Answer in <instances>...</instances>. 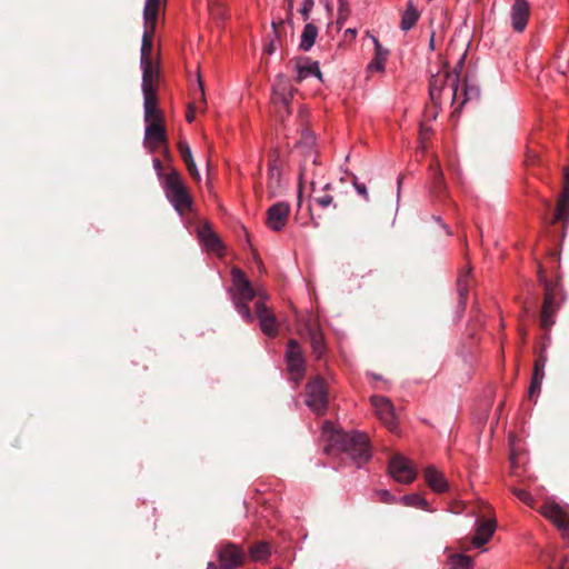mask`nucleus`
Returning a JSON list of instances; mask_svg holds the SVG:
<instances>
[{"label": "nucleus", "mask_w": 569, "mask_h": 569, "mask_svg": "<svg viewBox=\"0 0 569 569\" xmlns=\"http://www.w3.org/2000/svg\"><path fill=\"white\" fill-rule=\"evenodd\" d=\"M327 453H342L358 468H362L372 457V449L367 433L352 430H335L326 447Z\"/></svg>", "instance_id": "f257e3e1"}, {"label": "nucleus", "mask_w": 569, "mask_h": 569, "mask_svg": "<svg viewBox=\"0 0 569 569\" xmlns=\"http://www.w3.org/2000/svg\"><path fill=\"white\" fill-rule=\"evenodd\" d=\"M231 280L232 287L228 289V292L232 303L241 318L246 322L251 323L253 321V315L251 313L248 302L254 299L256 291L246 273L239 268L234 267L231 269Z\"/></svg>", "instance_id": "f03ea898"}, {"label": "nucleus", "mask_w": 569, "mask_h": 569, "mask_svg": "<svg viewBox=\"0 0 569 569\" xmlns=\"http://www.w3.org/2000/svg\"><path fill=\"white\" fill-rule=\"evenodd\" d=\"M458 73L442 69L432 74L429 81V96L435 106H439L443 93H447L452 103L458 101Z\"/></svg>", "instance_id": "7ed1b4c3"}, {"label": "nucleus", "mask_w": 569, "mask_h": 569, "mask_svg": "<svg viewBox=\"0 0 569 569\" xmlns=\"http://www.w3.org/2000/svg\"><path fill=\"white\" fill-rule=\"evenodd\" d=\"M539 282L545 290V300L541 310L540 325L543 330L549 331L555 325V313L560 307V303H557L556 299L558 292L562 291V288L558 281L553 283L548 280L541 271L539 273Z\"/></svg>", "instance_id": "20e7f679"}, {"label": "nucleus", "mask_w": 569, "mask_h": 569, "mask_svg": "<svg viewBox=\"0 0 569 569\" xmlns=\"http://www.w3.org/2000/svg\"><path fill=\"white\" fill-rule=\"evenodd\" d=\"M214 553L220 569H237L244 563L247 557L242 547L231 541L219 542L216 546Z\"/></svg>", "instance_id": "39448f33"}, {"label": "nucleus", "mask_w": 569, "mask_h": 569, "mask_svg": "<svg viewBox=\"0 0 569 569\" xmlns=\"http://www.w3.org/2000/svg\"><path fill=\"white\" fill-rule=\"evenodd\" d=\"M163 190L168 201L180 216L191 210L192 198L182 180H164Z\"/></svg>", "instance_id": "423d86ee"}, {"label": "nucleus", "mask_w": 569, "mask_h": 569, "mask_svg": "<svg viewBox=\"0 0 569 569\" xmlns=\"http://www.w3.org/2000/svg\"><path fill=\"white\" fill-rule=\"evenodd\" d=\"M284 362L289 373L293 376L295 382L299 383L305 377L307 365L303 350L296 339H290L284 352Z\"/></svg>", "instance_id": "0eeeda50"}, {"label": "nucleus", "mask_w": 569, "mask_h": 569, "mask_svg": "<svg viewBox=\"0 0 569 569\" xmlns=\"http://www.w3.org/2000/svg\"><path fill=\"white\" fill-rule=\"evenodd\" d=\"M307 399L306 405L316 413H323L328 406V395L325 380L316 377L306 386Z\"/></svg>", "instance_id": "6e6552de"}, {"label": "nucleus", "mask_w": 569, "mask_h": 569, "mask_svg": "<svg viewBox=\"0 0 569 569\" xmlns=\"http://www.w3.org/2000/svg\"><path fill=\"white\" fill-rule=\"evenodd\" d=\"M388 471L391 478L399 483L409 485L416 479V469L402 455L391 457Z\"/></svg>", "instance_id": "1a4fd4ad"}, {"label": "nucleus", "mask_w": 569, "mask_h": 569, "mask_svg": "<svg viewBox=\"0 0 569 569\" xmlns=\"http://www.w3.org/2000/svg\"><path fill=\"white\" fill-rule=\"evenodd\" d=\"M542 513L561 531L563 539L569 542V511L556 502L542 507Z\"/></svg>", "instance_id": "9d476101"}, {"label": "nucleus", "mask_w": 569, "mask_h": 569, "mask_svg": "<svg viewBox=\"0 0 569 569\" xmlns=\"http://www.w3.org/2000/svg\"><path fill=\"white\" fill-rule=\"evenodd\" d=\"M167 144V131L163 122L148 123L144 129L143 146L150 153Z\"/></svg>", "instance_id": "9b49d317"}, {"label": "nucleus", "mask_w": 569, "mask_h": 569, "mask_svg": "<svg viewBox=\"0 0 569 569\" xmlns=\"http://www.w3.org/2000/svg\"><path fill=\"white\" fill-rule=\"evenodd\" d=\"M198 238L208 252H212L219 256L223 254L226 249L224 244L208 222L198 229Z\"/></svg>", "instance_id": "f8f14e48"}, {"label": "nucleus", "mask_w": 569, "mask_h": 569, "mask_svg": "<svg viewBox=\"0 0 569 569\" xmlns=\"http://www.w3.org/2000/svg\"><path fill=\"white\" fill-rule=\"evenodd\" d=\"M256 315L259 319L261 331L270 337L274 338L278 335V321L276 316L268 309L262 301L256 302Z\"/></svg>", "instance_id": "ddd939ff"}, {"label": "nucleus", "mask_w": 569, "mask_h": 569, "mask_svg": "<svg viewBox=\"0 0 569 569\" xmlns=\"http://www.w3.org/2000/svg\"><path fill=\"white\" fill-rule=\"evenodd\" d=\"M290 212V207L284 201L272 204L267 211V224L273 231L284 228Z\"/></svg>", "instance_id": "4468645a"}, {"label": "nucleus", "mask_w": 569, "mask_h": 569, "mask_svg": "<svg viewBox=\"0 0 569 569\" xmlns=\"http://www.w3.org/2000/svg\"><path fill=\"white\" fill-rule=\"evenodd\" d=\"M142 70V93L157 92V82L160 77V66L157 61L148 60L144 64H140Z\"/></svg>", "instance_id": "2eb2a0df"}, {"label": "nucleus", "mask_w": 569, "mask_h": 569, "mask_svg": "<svg viewBox=\"0 0 569 569\" xmlns=\"http://www.w3.org/2000/svg\"><path fill=\"white\" fill-rule=\"evenodd\" d=\"M530 7L527 0H515L510 8L511 27L516 32H522L528 23Z\"/></svg>", "instance_id": "dca6fc26"}, {"label": "nucleus", "mask_w": 569, "mask_h": 569, "mask_svg": "<svg viewBox=\"0 0 569 569\" xmlns=\"http://www.w3.org/2000/svg\"><path fill=\"white\" fill-rule=\"evenodd\" d=\"M306 330L313 356L317 360H321L327 353V345L321 328L315 323H308Z\"/></svg>", "instance_id": "f3484780"}, {"label": "nucleus", "mask_w": 569, "mask_h": 569, "mask_svg": "<svg viewBox=\"0 0 569 569\" xmlns=\"http://www.w3.org/2000/svg\"><path fill=\"white\" fill-rule=\"evenodd\" d=\"M143 94V120L146 124L163 122V114L159 108L157 92Z\"/></svg>", "instance_id": "a211bd4d"}, {"label": "nucleus", "mask_w": 569, "mask_h": 569, "mask_svg": "<svg viewBox=\"0 0 569 569\" xmlns=\"http://www.w3.org/2000/svg\"><path fill=\"white\" fill-rule=\"evenodd\" d=\"M309 77H317L320 81H322V73L320 71L318 61H311L309 58L299 60L296 63V82L300 83Z\"/></svg>", "instance_id": "6ab92c4d"}, {"label": "nucleus", "mask_w": 569, "mask_h": 569, "mask_svg": "<svg viewBox=\"0 0 569 569\" xmlns=\"http://www.w3.org/2000/svg\"><path fill=\"white\" fill-rule=\"evenodd\" d=\"M562 222L565 227L569 223V180H565L562 191L559 196L553 223Z\"/></svg>", "instance_id": "aec40b11"}, {"label": "nucleus", "mask_w": 569, "mask_h": 569, "mask_svg": "<svg viewBox=\"0 0 569 569\" xmlns=\"http://www.w3.org/2000/svg\"><path fill=\"white\" fill-rule=\"evenodd\" d=\"M296 89L289 83L284 76L279 74L278 81L273 86V100L288 106L293 97Z\"/></svg>", "instance_id": "412c9836"}, {"label": "nucleus", "mask_w": 569, "mask_h": 569, "mask_svg": "<svg viewBox=\"0 0 569 569\" xmlns=\"http://www.w3.org/2000/svg\"><path fill=\"white\" fill-rule=\"evenodd\" d=\"M425 479L428 486L435 492L442 493L448 490V481L446 480L443 473L436 469L433 466H429L426 468Z\"/></svg>", "instance_id": "4be33fe9"}, {"label": "nucleus", "mask_w": 569, "mask_h": 569, "mask_svg": "<svg viewBox=\"0 0 569 569\" xmlns=\"http://www.w3.org/2000/svg\"><path fill=\"white\" fill-rule=\"evenodd\" d=\"M372 405L385 423L391 427L395 420L392 402L386 397L376 396L372 397Z\"/></svg>", "instance_id": "5701e85b"}, {"label": "nucleus", "mask_w": 569, "mask_h": 569, "mask_svg": "<svg viewBox=\"0 0 569 569\" xmlns=\"http://www.w3.org/2000/svg\"><path fill=\"white\" fill-rule=\"evenodd\" d=\"M375 46V57L368 64L369 71H385V64L389 56V50L383 48L377 37L371 36Z\"/></svg>", "instance_id": "b1692460"}, {"label": "nucleus", "mask_w": 569, "mask_h": 569, "mask_svg": "<svg viewBox=\"0 0 569 569\" xmlns=\"http://www.w3.org/2000/svg\"><path fill=\"white\" fill-rule=\"evenodd\" d=\"M470 270H468L466 273H461L457 280V290H458V305H457V318L458 320L461 318L462 313L466 310L467 307V300H468V293H469V284H468V278H469Z\"/></svg>", "instance_id": "393cba45"}, {"label": "nucleus", "mask_w": 569, "mask_h": 569, "mask_svg": "<svg viewBox=\"0 0 569 569\" xmlns=\"http://www.w3.org/2000/svg\"><path fill=\"white\" fill-rule=\"evenodd\" d=\"M496 529L495 521L488 520L480 522L477 527L476 533L472 537V545L476 548H480L486 545L493 536Z\"/></svg>", "instance_id": "a878e982"}, {"label": "nucleus", "mask_w": 569, "mask_h": 569, "mask_svg": "<svg viewBox=\"0 0 569 569\" xmlns=\"http://www.w3.org/2000/svg\"><path fill=\"white\" fill-rule=\"evenodd\" d=\"M480 97V88L478 84H476L472 81H469L468 79L465 80L463 87L461 90V97L458 93V101L455 103H458V107H463L468 101L478 100Z\"/></svg>", "instance_id": "bb28decb"}, {"label": "nucleus", "mask_w": 569, "mask_h": 569, "mask_svg": "<svg viewBox=\"0 0 569 569\" xmlns=\"http://www.w3.org/2000/svg\"><path fill=\"white\" fill-rule=\"evenodd\" d=\"M178 149H179L180 157L183 160V162L186 163V167H187L188 172L191 176V178H200L198 168L196 166V162L192 157V152H191V149H190L188 142L180 141L178 143Z\"/></svg>", "instance_id": "cd10ccee"}, {"label": "nucleus", "mask_w": 569, "mask_h": 569, "mask_svg": "<svg viewBox=\"0 0 569 569\" xmlns=\"http://www.w3.org/2000/svg\"><path fill=\"white\" fill-rule=\"evenodd\" d=\"M420 18V13L410 0L407 3L406 10L403 11L400 20V29L405 32L411 30Z\"/></svg>", "instance_id": "c85d7f7f"}, {"label": "nucleus", "mask_w": 569, "mask_h": 569, "mask_svg": "<svg viewBox=\"0 0 569 569\" xmlns=\"http://www.w3.org/2000/svg\"><path fill=\"white\" fill-rule=\"evenodd\" d=\"M318 37V28L313 23H306L300 36L299 48L302 51H309Z\"/></svg>", "instance_id": "c756f323"}, {"label": "nucleus", "mask_w": 569, "mask_h": 569, "mask_svg": "<svg viewBox=\"0 0 569 569\" xmlns=\"http://www.w3.org/2000/svg\"><path fill=\"white\" fill-rule=\"evenodd\" d=\"M270 555V546L264 541L256 542L249 548V556L253 561H264Z\"/></svg>", "instance_id": "7c9ffc66"}, {"label": "nucleus", "mask_w": 569, "mask_h": 569, "mask_svg": "<svg viewBox=\"0 0 569 569\" xmlns=\"http://www.w3.org/2000/svg\"><path fill=\"white\" fill-rule=\"evenodd\" d=\"M399 501L407 507L421 508L423 510L431 511L429 502L419 493L405 495L399 498Z\"/></svg>", "instance_id": "2f4dec72"}, {"label": "nucleus", "mask_w": 569, "mask_h": 569, "mask_svg": "<svg viewBox=\"0 0 569 569\" xmlns=\"http://www.w3.org/2000/svg\"><path fill=\"white\" fill-rule=\"evenodd\" d=\"M152 36L153 33L149 32L148 30L143 31L142 40H141V48H140V64H144L146 61L152 60L151 53H152Z\"/></svg>", "instance_id": "473e14b6"}, {"label": "nucleus", "mask_w": 569, "mask_h": 569, "mask_svg": "<svg viewBox=\"0 0 569 569\" xmlns=\"http://www.w3.org/2000/svg\"><path fill=\"white\" fill-rule=\"evenodd\" d=\"M316 163H317V157L316 154L313 153V151L311 149L308 150V153L306 154L305 157V160L300 167V172H299V177L300 179H303V178H307L308 176H319V174H322L321 172H318V171H311L309 168L310 167H316Z\"/></svg>", "instance_id": "72a5a7b5"}, {"label": "nucleus", "mask_w": 569, "mask_h": 569, "mask_svg": "<svg viewBox=\"0 0 569 569\" xmlns=\"http://www.w3.org/2000/svg\"><path fill=\"white\" fill-rule=\"evenodd\" d=\"M450 569H472L473 560L463 553L451 555L448 559Z\"/></svg>", "instance_id": "f704fd0d"}, {"label": "nucleus", "mask_w": 569, "mask_h": 569, "mask_svg": "<svg viewBox=\"0 0 569 569\" xmlns=\"http://www.w3.org/2000/svg\"><path fill=\"white\" fill-rule=\"evenodd\" d=\"M153 168L157 173V178H180L179 172L173 169L170 164H164L159 158H153Z\"/></svg>", "instance_id": "c9c22d12"}, {"label": "nucleus", "mask_w": 569, "mask_h": 569, "mask_svg": "<svg viewBox=\"0 0 569 569\" xmlns=\"http://www.w3.org/2000/svg\"><path fill=\"white\" fill-rule=\"evenodd\" d=\"M525 162L527 166H535L540 162V149L537 143H530L527 146Z\"/></svg>", "instance_id": "e433bc0d"}, {"label": "nucleus", "mask_w": 569, "mask_h": 569, "mask_svg": "<svg viewBox=\"0 0 569 569\" xmlns=\"http://www.w3.org/2000/svg\"><path fill=\"white\" fill-rule=\"evenodd\" d=\"M158 13H159V11L149 10V7L144 6V8H143L144 30H148L151 33L154 32Z\"/></svg>", "instance_id": "4c0bfd02"}, {"label": "nucleus", "mask_w": 569, "mask_h": 569, "mask_svg": "<svg viewBox=\"0 0 569 569\" xmlns=\"http://www.w3.org/2000/svg\"><path fill=\"white\" fill-rule=\"evenodd\" d=\"M547 362V357L545 355H539L535 360L532 377L543 380L545 378V367Z\"/></svg>", "instance_id": "58836bf2"}, {"label": "nucleus", "mask_w": 569, "mask_h": 569, "mask_svg": "<svg viewBox=\"0 0 569 569\" xmlns=\"http://www.w3.org/2000/svg\"><path fill=\"white\" fill-rule=\"evenodd\" d=\"M376 495L378 496L379 501L382 503L393 505L399 501V499L387 489H379L376 491Z\"/></svg>", "instance_id": "ea45409f"}, {"label": "nucleus", "mask_w": 569, "mask_h": 569, "mask_svg": "<svg viewBox=\"0 0 569 569\" xmlns=\"http://www.w3.org/2000/svg\"><path fill=\"white\" fill-rule=\"evenodd\" d=\"M311 200L317 203L319 207L321 208H327L329 207L332 201H333V198L332 196L328 194V193H325L322 196H312L311 197Z\"/></svg>", "instance_id": "a19ab883"}, {"label": "nucleus", "mask_w": 569, "mask_h": 569, "mask_svg": "<svg viewBox=\"0 0 569 569\" xmlns=\"http://www.w3.org/2000/svg\"><path fill=\"white\" fill-rule=\"evenodd\" d=\"M313 0H303L302 6L300 8V13L302 16V19L307 21L310 18V12L313 8Z\"/></svg>", "instance_id": "79ce46f5"}, {"label": "nucleus", "mask_w": 569, "mask_h": 569, "mask_svg": "<svg viewBox=\"0 0 569 569\" xmlns=\"http://www.w3.org/2000/svg\"><path fill=\"white\" fill-rule=\"evenodd\" d=\"M355 189L357 190V192L362 196L366 200H368V191H367V187L363 182H360L359 180H351Z\"/></svg>", "instance_id": "37998d69"}, {"label": "nucleus", "mask_w": 569, "mask_h": 569, "mask_svg": "<svg viewBox=\"0 0 569 569\" xmlns=\"http://www.w3.org/2000/svg\"><path fill=\"white\" fill-rule=\"evenodd\" d=\"M541 383H542L541 379L531 377V382H530L529 390H528L530 397H532L536 393V391L540 390Z\"/></svg>", "instance_id": "c03bdc74"}, {"label": "nucleus", "mask_w": 569, "mask_h": 569, "mask_svg": "<svg viewBox=\"0 0 569 569\" xmlns=\"http://www.w3.org/2000/svg\"><path fill=\"white\" fill-rule=\"evenodd\" d=\"M567 563H568V558L566 556H563L560 559H555L552 561V565L550 566V569H566Z\"/></svg>", "instance_id": "a18cd8bd"}, {"label": "nucleus", "mask_w": 569, "mask_h": 569, "mask_svg": "<svg viewBox=\"0 0 569 569\" xmlns=\"http://www.w3.org/2000/svg\"><path fill=\"white\" fill-rule=\"evenodd\" d=\"M515 495L523 502H529L531 500L530 493L523 489H516Z\"/></svg>", "instance_id": "49530a36"}, {"label": "nucleus", "mask_w": 569, "mask_h": 569, "mask_svg": "<svg viewBox=\"0 0 569 569\" xmlns=\"http://www.w3.org/2000/svg\"><path fill=\"white\" fill-rule=\"evenodd\" d=\"M465 64V54L458 60L455 68L452 70H449V72H457L458 73V83L460 82V73Z\"/></svg>", "instance_id": "de8ad7c7"}, {"label": "nucleus", "mask_w": 569, "mask_h": 569, "mask_svg": "<svg viewBox=\"0 0 569 569\" xmlns=\"http://www.w3.org/2000/svg\"><path fill=\"white\" fill-rule=\"evenodd\" d=\"M431 218L433 221H436L437 223H439L441 226V228L446 231V233L448 236H451V230H450L449 226L443 222V220L440 216L433 214Z\"/></svg>", "instance_id": "09e8293b"}, {"label": "nucleus", "mask_w": 569, "mask_h": 569, "mask_svg": "<svg viewBox=\"0 0 569 569\" xmlns=\"http://www.w3.org/2000/svg\"><path fill=\"white\" fill-rule=\"evenodd\" d=\"M161 2H162V0H146L144 6H148L149 10L159 11V7H160Z\"/></svg>", "instance_id": "8fccbe9b"}, {"label": "nucleus", "mask_w": 569, "mask_h": 569, "mask_svg": "<svg viewBox=\"0 0 569 569\" xmlns=\"http://www.w3.org/2000/svg\"><path fill=\"white\" fill-rule=\"evenodd\" d=\"M284 23V20H280L279 22H276V21H272L271 26H272V31L274 33V36L278 38V27L279 26H283Z\"/></svg>", "instance_id": "3c124183"}, {"label": "nucleus", "mask_w": 569, "mask_h": 569, "mask_svg": "<svg viewBox=\"0 0 569 569\" xmlns=\"http://www.w3.org/2000/svg\"><path fill=\"white\" fill-rule=\"evenodd\" d=\"M299 184H298V206L301 207V192H302V182L303 180L302 179H299Z\"/></svg>", "instance_id": "603ef678"}, {"label": "nucleus", "mask_w": 569, "mask_h": 569, "mask_svg": "<svg viewBox=\"0 0 569 569\" xmlns=\"http://www.w3.org/2000/svg\"><path fill=\"white\" fill-rule=\"evenodd\" d=\"M308 140H310V142H311V143L313 142V139H312V137H311V136H309V137H307V138H306V141H308ZM306 147H307V142H303V143H302V142H300V143L297 146V149H298L299 151H301V152H302V150H303Z\"/></svg>", "instance_id": "864d4df0"}, {"label": "nucleus", "mask_w": 569, "mask_h": 569, "mask_svg": "<svg viewBox=\"0 0 569 569\" xmlns=\"http://www.w3.org/2000/svg\"><path fill=\"white\" fill-rule=\"evenodd\" d=\"M401 182H402L401 179L397 180V201H399V198H400Z\"/></svg>", "instance_id": "5fc2aeb1"}, {"label": "nucleus", "mask_w": 569, "mask_h": 569, "mask_svg": "<svg viewBox=\"0 0 569 569\" xmlns=\"http://www.w3.org/2000/svg\"><path fill=\"white\" fill-rule=\"evenodd\" d=\"M266 51L271 54L274 51V43L273 41L270 42V44L266 48Z\"/></svg>", "instance_id": "6e6d98bb"}, {"label": "nucleus", "mask_w": 569, "mask_h": 569, "mask_svg": "<svg viewBox=\"0 0 569 569\" xmlns=\"http://www.w3.org/2000/svg\"><path fill=\"white\" fill-rule=\"evenodd\" d=\"M206 569H220V567L217 566L214 562L210 561V562H208Z\"/></svg>", "instance_id": "4d7b16f0"}, {"label": "nucleus", "mask_w": 569, "mask_h": 569, "mask_svg": "<svg viewBox=\"0 0 569 569\" xmlns=\"http://www.w3.org/2000/svg\"><path fill=\"white\" fill-rule=\"evenodd\" d=\"M198 84H199V92H200V96H201V98H203V96H204L203 84H202V82H201L200 80H199V83H198Z\"/></svg>", "instance_id": "13d9d810"}, {"label": "nucleus", "mask_w": 569, "mask_h": 569, "mask_svg": "<svg viewBox=\"0 0 569 569\" xmlns=\"http://www.w3.org/2000/svg\"><path fill=\"white\" fill-rule=\"evenodd\" d=\"M320 180H311V186H312V192L315 193L316 192V187L318 184Z\"/></svg>", "instance_id": "bf43d9fd"}, {"label": "nucleus", "mask_w": 569, "mask_h": 569, "mask_svg": "<svg viewBox=\"0 0 569 569\" xmlns=\"http://www.w3.org/2000/svg\"><path fill=\"white\" fill-rule=\"evenodd\" d=\"M288 9H289V13L291 14L292 9H293V1L292 0L288 1Z\"/></svg>", "instance_id": "052dcab7"}, {"label": "nucleus", "mask_w": 569, "mask_h": 569, "mask_svg": "<svg viewBox=\"0 0 569 569\" xmlns=\"http://www.w3.org/2000/svg\"><path fill=\"white\" fill-rule=\"evenodd\" d=\"M193 118H194V116H193V113H192V112H189V113L187 114V120H188V122H192V121H193Z\"/></svg>", "instance_id": "680f3d73"}, {"label": "nucleus", "mask_w": 569, "mask_h": 569, "mask_svg": "<svg viewBox=\"0 0 569 569\" xmlns=\"http://www.w3.org/2000/svg\"><path fill=\"white\" fill-rule=\"evenodd\" d=\"M563 178H568L569 179V166L565 167Z\"/></svg>", "instance_id": "e2e57ef3"}, {"label": "nucleus", "mask_w": 569, "mask_h": 569, "mask_svg": "<svg viewBox=\"0 0 569 569\" xmlns=\"http://www.w3.org/2000/svg\"><path fill=\"white\" fill-rule=\"evenodd\" d=\"M346 34H352L356 36V29H347Z\"/></svg>", "instance_id": "0e129e2a"}, {"label": "nucleus", "mask_w": 569, "mask_h": 569, "mask_svg": "<svg viewBox=\"0 0 569 569\" xmlns=\"http://www.w3.org/2000/svg\"><path fill=\"white\" fill-rule=\"evenodd\" d=\"M322 190H328L330 188V183H325L322 186H319Z\"/></svg>", "instance_id": "69168bd1"}, {"label": "nucleus", "mask_w": 569, "mask_h": 569, "mask_svg": "<svg viewBox=\"0 0 569 569\" xmlns=\"http://www.w3.org/2000/svg\"><path fill=\"white\" fill-rule=\"evenodd\" d=\"M429 46L431 47V49H433V34L431 36V39H430Z\"/></svg>", "instance_id": "338daca9"}, {"label": "nucleus", "mask_w": 569, "mask_h": 569, "mask_svg": "<svg viewBox=\"0 0 569 569\" xmlns=\"http://www.w3.org/2000/svg\"><path fill=\"white\" fill-rule=\"evenodd\" d=\"M207 169H208L207 174H208V176H210V174H211V172H210V166H209V162H207Z\"/></svg>", "instance_id": "774afa93"}]
</instances>
